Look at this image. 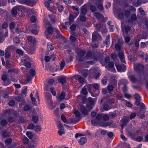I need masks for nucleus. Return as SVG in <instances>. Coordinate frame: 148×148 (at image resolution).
I'll list each match as a JSON object with an SVG mask.
<instances>
[{"label":"nucleus","mask_w":148,"mask_h":148,"mask_svg":"<svg viewBox=\"0 0 148 148\" xmlns=\"http://www.w3.org/2000/svg\"><path fill=\"white\" fill-rule=\"evenodd\" d=\"M29 73L32 75V77H34L36 74L35 71L34 69H31L29 71Z\"/></svg>","instance_id":"052dcab7"},{"label":"nucleus","mask_w":148,"mask_h":148,"mask_svg":"<svg viewBox=\"0 0 148 148\" xmlns=\"http://www.w3.org/2000/svg\"><path fill=\"white\" fill-rule=\"evenodd\" d=\"M57 126L59 130H62L64 129V127L60 121L58 122Z\"/></svg>","instance_id":"a18cd8bd"},{"label":"nucleus","mask_w":148,"mask_h":148,"mask_svg":"<svg viewBox=\"0 0 148 148\" xmlns=\"http://www.w3.org/2000/svg\"><path fill=\"white\" fill-rule=\"evenodd\" d=\"M131 27L128 26H126L125 28V31L126 34H127L130 31Z\"/></svg>","instance_id":"5fc2aeb1"},{"label":"nucleus","mask_w":148,"mask_h":148,"mask_svg":"<svg viewBox=\"0 0 148 148\" xmlns=\"http://www.w3.org/2000/svg\"><path fill=\"white\" fill-rule=\"evenodd\" d=\"M94 4L95 5H97V7L98 9L100 10H102L103 9V8L102 5L101 3L98 4L96 3H94Z\"/></svg>","instance_id":"09e8293b"},{"label":"nucleus","mask_w":148,"mask_h":148,"mask_svg":"<svg viewBox=\"0 0 148 148\" xmlns=\"http://www.w3.org/2000/svg\"><path fill=\"white\" fill-rule=\"evenodd\" d=\"M114 84H109L107 87V89L109 93L112 92L114 88Z\"/></svg>","instance_id":"393cba45"},{"label":"nucleus","mask_w":148,"mask_h":148,"mask_svg":"<svg viewBox=\"0 0 148 148\" xmlns=\"http://www.w3.org/2000/svg\"><path fill=\"white\" fill-rule=\"evenodd\" d=\"M90 9L92 12H95L97 9L96 7L93 5H91L90 7Z\"/></svg>","instance_id":"680f3d73"},{"label":"nucleus","mask_w":148,"mask_h":148,"mask_svg":"<svg viewBox=\"0 0 148 148\" xmlns=\"http://www.w3.org/2000/svg\"><path fill=\"white\" fill-rule=\"evenodd\" d=\"M45 97L46 100L47 102L50 105H51L52 103L51 100V95L49 92H45Z\"/></svg>","instance_id":"423d86ee"},{"label":"nucleus","mask_w":148,"mask_h":148,"mask_svg":"<svg viewBox=\"0 0 148 148\" xmlns=\"http://www.w3.org/2000/svg\"><path fill=\"white\" fill-rule=\"evenodd\" d=\"M137 19V17L136 14H132L131 16V22H133V21H135Z\"/></svg>","instance_id":"ea45409f"},{"label":"nucleus","mask_w":148,"mask_h":148,"mask_svg":"<svg viewBox=\"0 0 148 148\" xmlns=\"http://www.w3.org/2000/svg\"><path fill=\"white\" fill-rule=\"evenodd\" d=\"M118 56L121 62L124 63H125V57L123 51H121L118 53Z\"/></svg>","instance_id":"6e6552de"},{"label":"nucleus","mask_w":148,"mask_h":148,"mask_svg":"<svg viewBox=\"0 0 148 148\" xmlns=\"http://www.w3.org/2000/svg\"><path fill=\"white\" fill-rule=\"evenodd\" d=\"M2 135L4 138L9 137L10 136L9 132L7 131H4L2 133Z\"/></svg>","instance_id":"c9c22d12"},{"label":"nucleus","mask_w":148,"mask_h":148,"mask_svg":"<svg viewBox=\"0 0 148 148\" xmlns=\"http://www.w3.org/2000/svg\"><path fill=\"white\" fill-rule=\"evenodd\" d=\"M35 125L33 123L30 124L28 126V128L29 129L33 130L35 128Z\"/></svg>","instance_id":"338daca9"},{"label":"nucleus","mask_w":148,"mask_h":148,"mask_svg":"<svg viewBox=\"0 0 148 148\" xmlns=\"http://www.w3.org/2000/svg\"><path fill=\"white\" fill-rule=\"evenodd\" d=\"M9 49L7 48L5 50V58H9L10 56V53L8 51Z\"/></svg>","instance_id":"f704fd0d"},{"label":"nucleus","mask_w":148,"mask_h":148,"mask_svg":"<svg viewBox=\"0 0 148 148\" xmlns=\"http://www.w3.org/2000/svg\"><path fill=\"white\" fill-rule=\"evenodd\" d=\"M72 8L74 10L76 11V13H75V18H76L79 13V8L77 6H73Z\"/></svg>","instance_id":"b1692460"},{"label":"nucleus","mask_w":148,"mask_h":148,"mask_svg":"<svg viewBox=\"0 0 148 148\" xmlns=\"http://www.w3.org/2000/svg\"><path fill=\"white\" fill-rule=\"evenodd\" d=\"M104 43L106 44L107 47L109 46L110 44V36L108 34L106 37V39L104 42Z\"/></svg>","instance_id":"6ab92c4d"},{"label":"nucleus","mask_w":148,"mask_h":148,"mask_svg":"<svg viewBox=\"0 0 148 148\" xmlns=\"http://www.w3.org/2000/svg\"><path fill=\"white\" fill-rule=\"evenodd\" d=\"M73 57L72 56H71L69 58L66 59V63H68L71 62L73 60Z\"/></svg>","instance_id":"4d7b16f0"},{"label":"nucleus","mask_w":148,"mask_h":148,"mask_svg":"<svg viewBox=\"0 0 148 148\" xmlns=\"http://www.w3.org/2000/svg\"><path fill=\"white\" fill-rule=\"evenodd\" d=\"M54 32L56 33V37L58 38H61L62 39H65V38L60 33L59 30L56 28H54Z\"/></svg>","instance_id":"2eb2a0df"},{"label":"nucleus","mask_w":148,"mask_h":148,"mask_svg":"<svg viewBox=\"0 0 148 148\" xmlns=\"http://www.w3.org/2000/svg\"><path fill=\"white\" fill-rule=\"evenodd\" d=\"M111 58L114 61H115L116 63L119 62L118 59L117 58V56L114 54L111 55Z\"/></svg>","instance_id":"2f4dec72"},{"label":"nucleus","mask_w":148,"mask_h":148,"mask_svg":"<svg viewBox=\"0 0 148 148\" xmlns=\"http://www.w3.org/2000/svg\"><path fill=\"white\" fill-rule=\"evenodd\" d=\"M135 99L136 100L135 101V104L136 106H139L140 104V95L138 94H135L134 95Z\"/></svg>","instance_id":"aec40b11"},{"label":"nucleus","mask_w":148,"mask_h":148,"mask_svg":"<svg viewBox=\"0 0 148 148\" xmlns=\"http://www.w3.org/2000/svg\"><path fill=\"white\" fill-rule=\"evenodd\" d=\"M54 82V80L53 79H50L48 81V84L46 85L45 88V90L47 91L49 90V87L52 85Z\"/></svg>","instance_id":"f3484780"},{"label":"nucleus","mask_w":148,"mask_h":148,"mask_svg":"<svg viewBox=\"0 0 148 148\" xmlns=\"http://www.w3.org/2000/svg\"><path fill=\"white\" fill-rule=\"evenodd\" d=\"M101 40V36L97 31H95L92 34V40L93 41H99Z\"/></svg>","instance_id":"f03ea898"},{"label":"nucleus","mask_w":148,"mask_h":148,"mask_svg":"<svg viewBox=\"0 0 148 148\" xmlns=\"http://www.w3.org/2000/svg\"><path fill=\"white\" fill-rule=\"evenodd\" d=\"M124 42H121L120 41H118V43H116L115 45V47L116 49L118 51H123L122 50L123 48L122 45H123Z\"/></svg>","instance_id":"9d476101"},{"label":"nucleus","mask_w":148,"mask_h":148,"mask_svg":"<svg viewBox=\"0 0 148 148\" xmlns=\"http://www.w3.org/2000/svg\"><path fill=\"white\" fill-rule=\"evenodd\" d=\"M119 62L116 63L115 65L118 71L120 72H123L126 70V66L124 64H119Z\"/></svg>","instance_id":"7ed1b4c3"},{"label":"nucleus","mask_w":148,"mask_h":148,"mask_svg":"<svg viewBox=\"0 0 148 148\" xmlns=\"http://www.w3.org/2000/svg\"><path fill=\"white\" fill-rule=\"evenodd\" d=\"M45 6L47 8L49 9L50 10V2H49L46 1L45 2Z\"/></svg>","instance_id":"e2e57ef3"},{"label":"nucleus","mask_w":148,"mask_h":148,"mask_svg":"<svg viewBox=\"0 0 148 148\" xmlns=\"http://www.w3.org/2000/svg\"><path fill=\"white\" fill-rule=\"evenodd\" d=\"M27 39L32 46H34L36 44V38L34 37H32L31 36H29L27 37Z\"/></svg>","instance_id":"9b49d317"},{"label":"nucleus","mask_w":148,"mask_h":148,"mask_svg":"<svg viewBox=\"0 0 148 148\" xmlns=\"http://www.w3.org/2000/svg\"><path fill=\"white\" fill-rule=\"evenodd\" d=\"M81 93L84 95H86L88 94L86 86H84L81 90Z\"/></svg>","instance_id":"473e14b6"},{"label":"nucleus","mask_w":148,"mask_h":148,"mask_svg":"<svg viewBox=\"0 0 148 148\" xmlns=\"http://www.w3.org/2000/svg\"><path fill=\"white\" fill-rule=\"evenodd\" d=\"M65 93L64 92H61L59 95H58V98L59 100H63L65 98Z\"/></svg>","instance_id":"cd10ccee"},{"label":"nucleus","mask_w":148,"mask_h":148,"mask_svg":"<svg viewBox=\"0 0 148 148\" xmlns=\"http://www.w3.org/2000/svg\"><path fill=\"white\" fill-rule=\"evenodd\" d=\"M5 143L7 145H10L11 144L12 142V139L10 138H8L5 140Z\"/></svg>","instance_id":"79ce46f5"},{"label":"nucleus","mask_w":148,"mask_h":148,"mask_svg":"<svg viewBox=\"0 0 148 148\" xmlns=\"http://www.w3.org/2000/svg\"><path fill=\"white\" fill-rule=\"evenodd\" d=\"M25 121V120L23 117H20L18 119V122L19 123H24Z\"/></svg>","instance_id":"3c124183"},{"label":"nucleus","mask_w":148,"mask_h":148,"mask_svg":"<svg viewBox=\"0 0 148 148\" xmlns=\"http://www.w3.org/2000/svg\"><path fill=\"white\" fill-rule=\"evenodd\" d=\"M10 83L11 81L10 80H6L4 81L3 84L4 85L7 86L10 84Z\"/></svg>","instance_id":"bf43d9fd"},{"label":"nucleus","mask_w":148,"mask_h":148,"mask_svg":"<svg viewBox=\"0 0 148 148\" xmlns=\"http://www.w3.org/2000/svg\"><path fill=\"white\" fill-rule=\"evenodd\" d=\"M18 2L21 4L28 5L31 3V0H18Z\"/></svg>","instance_id":"a878e982"},{"label":"nucleus","mask_w":148,"mask_h":148,"mask_svg":"<svg viewBox=\"0 0 148 148\" xmlns=\"http://www.w3.org/2000/svg\"><path fill=\"white\" fill-rule=\"evenodd\" d=\"M96 101V100L95 99H93L91 97H89L88 98V103L90 105L94 104Z\"/></svg>","instance_id":"bb28decb"},{"label":"nucleus","mask_w":148,"mask_h":148,"mask_svg":"<svg viewBox=\"0 0 148 148\" xmlns=\"http://www.w3.org/2000/svg\"><path fill=\"white\" fill-rule=\"evenodd\" d=\"M31 108V107L29 105H25L24 107V110L25 111L29 110Z\"/></svg>","instance_id":"de8ad7c7"},{"label":"nucleus","mask_w":148,"mask_h":148,"mask_svg":"<svg viewBox=\"0 0 148 148\" xmlns=\"http://www.w3.org/2000/svg\"><path fill=\"white\" fill-rule=\"evenodd\" d=\"M128 78L132 82L134 83L136 82V78L133 75H130L129 76Z\"/></svg>","instance_id":"a19ab883"},{"label":"nucleus","mask_w":148,"mask_h":148,"mask_svg":"<svg viewBox=\"0 0 148 148\" xmlns=\"http://www.w3.org/2000/svg\"><path fill=\"white\" fill-rule=\"evenodd\" d=\"M103 119L105 121H107L109 119V117L108 115L105 114L103 116Z\"/></svg>","instance_id":"774afa93"},{"label":"nucleus","mask_w":148,"mask_h":148,"mask_svg":"<svg viewBox=\"0 0 148 148\" xmlns=\"http://www.w3.org/2000/svg\"><path fill=\"white\" fill-rule=\"evenodd\" d=\"M17 72V70L14 69H10L8 71V73H10V75L14 74V73H16Z\"/></svg>","instance_id":"7c9ffc66"},{"label":"nucleus","mask_w":148,"mask_h":148,"mask_svg":"<svg viewBox=\"0 0 148 148\" xmlns=\"http://www.w3.org/2000/svg\"><path fill=\"white\" fill-rule=\"evenodd\" d=\"M143 114H141V112H139V113L138 114V115L139 116V118L141 119H143L145 117V114L144 113H145V111H143Z\"/></svg>","instance_id":"6e6d98bb"},{"label":"nucleus","mask_w":148,"mask_h":148,"mask_svg":"<svg viewBox=\"0 0 148 148\" xmlns=\"http://www.w3.org/2000/svg\"><path fill=\"white\" fill-rule=\"evenodd\" d=\"M42 128L40 125H37L34 128V131L38 133L41 131Z\"/></svg>","instance_id":"72a5a7b5"},{"label":"nucleus","mask_w":148,"mask_h":148,"mask_svg":"<svg viewBox=\"0 0 148 148\" xmlns=\"http://www.w3.org/2000/svg\"><path fill=\"white\" fill-rule=\"evenodd\" d=\"M80 110L83 115H86L88 113L87 110L85 107L81 106L80 107Z\"/></svg>","instance_id":"5701e85b"},{"label":"nucleus","mask_w":148,"mask_h":148,"mask_svg":"<svg viewBox=\"0 0 148 148\" xmlns=\"http://www.w3.org/2000/svg\"><path fill=\"white\" fill-rule=\"evenodd\" d=\"M26 134L28 137L30 139H32L33 137V133L27 131L26 132Z\"/></svg>","instance_id":"58836bf2"},{"label":"nucleus","mask_w":148,"mask_h":148,"mask_svg":"<svg viewBox=\"0 0 148 148\" xmlns=\"http://www.w3.org/2000/svg\"><path fill=\"white\" fill-rule=\"evenodd\" d=\"M8 123V122L5 119H3L1 121V125L3 126H5Z\"/></svg>","instance_id":"8fccbe9b"},{"label":"nucleus","mask_w":148,"mask_h":148,"mask_svg":"<svg viewBox=\"0 0 148 148\" xmlns=\"http://www.w3.org/2000/svg\"><path fill=\"white\" fill-rule=\"evenodd\" d=\"M58 81L61 83L64 84L66 82V77L64 76L59 77L58 78Z\"/></svg>","instance_id":"c85d7f7f"},{"label":"nucleus","mask_w":148,"mask_h":148,"mask_svg":"<svg viewBox=\"0 0 148 148\" xmlns=\"http://www.w3.org/2000/svg\"><path fill=\"white\" fill-rule=\"evenodd\" d=\"M87 6L86 5H84L81 8V12L82 14L84 15L86 14L87 12Z\"/></svg>","instance_id":"4be33fe9"},{"label":"nucleus","mask_w":148,"mask_h":148,"mask_svg":"<svg viewBox=\"0 0 148 148\" xmlns=\"http://www.w3.org/2000/svg\"><path fill=\"white\" fill-rule=\"evenodd\" d=\"M139 105L140 106V109L139 110V112H140L142 111V110L145 107V105L143 103H140V104Z\"/></svg>","instance_id":"603ef678"},{"label":"nucleus","mask_w":148,"mask_h":148,"mask_svg":"<svg viewBox=\"0 0 148 148\" xmlns=\"http://www.w3.org/2000/svg\"><path fill=\"white\" fill-rule=\"evenodd\" d=\"M17 7H15L12 10V13L13 15L15 16L16 15L17 13Z\"/></svg>","instance_id":"4c0bfd02"},{"label":"nucleus","mask_w":148,"mask_h":148,"mask_svg":"<svg viewBox=\"0 0 148 148\" xmlns=\"http://www.w3.org/2000/svg\"><path fill=\"white\" fill-rule=\"evenodd\" d=\"M22 140L23 142L25 144L27 145L29 142V139L26 137H23Z\"/></svg>","instance_id":"c03bdc74"},{"label":"nucleus","mask_w":148,"mask_h":148,"mask_svg":"<svg viewBox=\"0 0 148 148\" xmlns=\"http://www.w3.org/2000/svg\"><path fill=\"white\" fill-rule=\"evenodd\" d=\"M94 15L99 22H103L104 21V16L102 14L98 12H96L94 13Z\"/></svg>","instance_id":"39448f33"},{"label":"nucleus","mask_w":148,"mask_h":148,"mask_svg":"<svg viewBox=\"0 0 148 148\" xmlns=\"http://www.w3.org/2000/svg\"><path fill=\"white\" fill-rule=\"evenodd\" d=\"M87 142V138L85 137H81L78 141V143L81 145L85 144Z\"/></svg>","instance_id":"412c9836"},{"label":"nucleus","mask_w":148,"mask_h":148,"mask_svg":"<svg viewBox=\"0 0 148 148\" xmlns=\"http://www.w3.org/2000/svg\"><path fill=\"white\" fill-rule=\"evenodd\" d=\"M32 119L34 123L36 124L39 120L38 117L37 116H33L32 117Z\"/></svg>","instance_id":"e433bc0d"},{"label":"nucleus","mask_w":148,"mask_h":148,"mask_svg":"<svg viewBox=\"0 0 148 148\" xmlns=\"http://www.w3.org/2000/svg\"><path fill=\"white\" fill-rule=\"evenodd\" d=\"M103 118V116L101 114H97L95 120H92L91 121V123L94 126L96 125L97 124H99L102 127H106L111 124V123L109 122L103 121L101 123V121Z\"/></svg>","instance_id":"f257e3e1"},{"label":"nucleus","mask_w":148,"mask_h":148,"mask_svg":"<svg viewBox=\"0 0 148 148\" xmlns=\"http://www.w3.org/2000/svg\"><path fill=\"white\" fill-rule=\"evenodd\" d=\"M130 121V119L128 117H126L123 118L121 120L123 124L121 126L122 128L125 126H126Z\"/></svg>","instance_id":"f8f14e48"},{"label":"nucleus","mask_w":148,"mask_h":148,"mask_svg":"<svg viewBox=\"0 0 148 148\" xmlns=\"http://www.w3.org/2000/svg\"><path fill=\"white\" fill-rule=\"evenodd\" d=\"M95 26L99 31H100L102 32H107V29L106 27L104 26L101 25L100 24H97Z\"/></svg>","instance_id":"0eeeda50"},{"label":"nucleus","mask_w":148,"mask_h":148,"mask_svg":"<svg viewBox=\"0 0 148 148\" xmlns=\"http://www.w3.org/2000/svg\"><path fill=\"white\" fill-rule=\"evenodd\" d=\"M21 61L24 63L25 66L27 68H29L31 67V64L30 63V59L27 57L22 58Z\"/></svg>","instance_id":"20e7f679"},{"label":"nucleus","mask_w":148,"mask_h":148,"mask_svg":"<svg viewBox=\"0 0 148 148\" xmlns=\"http://www.w3.org/2000/svg\"><path fill=\"white\" fill-rule=\"evenodd\" d=\"M16 100L18 102L22 101L23 99L22 96L19 95L15 97Z\"/></svg>","instance_id":"37998d69"},{"label":"nucleus","mask_w":148,"mask_h":148,"mask_svg":"<svg viewBox=\"0 0 148 148\" xmlns=\"http://www.w3.org/2000/svg\"><path fill=\"white\" fill-rule=\"evenodd\" d=\"M135 70L138 73H140L143 70V66L140 64H136L134 65Z\"/></svg>","instance_id":"1a4fd4ad"},{"label":"nucleus","mask_w":148,"mask_h":148,"mask_svg":"<svg viewBox=\"0 0 148 148\" xmlns=\"http://www.w3.org/2000/svg\"><path fill=\"white\" fill-rule=\"evenodd\" d=\"M76 53L78 57H83L86 54V52L85 51L82 49H79L77 50Z\"/></svg>","instance_id":"a211bd4d"},{"label":"nucleus","mask_w":148,"mask_h":148,"mask_svg":"<svg viewBox=\"0 0 148 148\" xmlns=\"http://www.w3.org/2000/svg\"><path fill=\"white\" fill-rule=\"evenodd\" d=\"M87 57L88 58H90V59H92V53L91 52H88L86 54L85 57Z\"/></svg>","instance_id":"0e129e2a"},{"label":"nucleus","mask_w":148,"mask_h":148,"mask_svg":"<svg viewBox=\"0 0 148 148\" xmlns=\"http://www.w3.org/2000/svg\"><path fill=\"white\" fill-rule=\"evenodd\" d=\"M106 67L108 70L113 71L114 70V64L113 62H110L109 63L108 66H106Z\"/></svg>","instance_id":"dca6fc26"},{"label":"nucleus","mask_w":148,"mask_h":148,"mask_svg":"<svg viewBox=\"0 0 148 148\" xmlns=\"http://www.w3.org/2000/svg\"><path fill=\"white\" fill-rule=\"evenodd\" d=\"M128 83V81L126 79H123L120 80L119 84V85L123 84L126 85Z\"/></svg>","instance_id":"c756f323"},{"label":"nucleus","mask_w":148,"mask_h":148,"mask_svg":"<svg viewBox=\"0 0 148 148\" xmlns=\"http://www.w3.org/2000/svg\"><path fill=\"white\" fill-rule=\"evenodd\" d=\"M74 114L77 117H79L81 115L80 113L77 110H76L74 111Z\"/></svg>","instance_id":"69168bd1"},{"label":"nucleus","mask_w":148,"mask_h":148,"mask_svg":"<svg viewBox=\"0 0 148 148\" xmlns=\"http://www.w3.org/2000/svg\"><path fill=\"white\" fill-rule=\"evenodd\" d=\"M47 47L48 49H50L51 51H52L54 49L51 43H48Z\"/></svg>","instance_id":"864d4df0"},{"label":"nucleus","mask_w":148,"mask_h":148,"mask_svg":"<svg viewBox=\"0 0 148 148\" xmlns=\"http://www.w3.org/2000/svg\"><path fill=\"white\" fill-rule=\"evenodd\" d=\"M74 77L75 79H77L81 84H83L85 82V79L80 75H75L74 76Z\"/></svg>","instance_id":"ddd939ff"},{"label":"nucleus","mask_w":148,"mask_h":148,"mask_svg":"<svg viewBox=\"0 0 148 148\" xmlns=\"http://www.w3.org/2000/svg\"><path fill=\"white\" fill-rule=\"evenodd\" d=\"M79 17L80 21L82 22H85L86 21V18L85 15H80Z\"/></svg>","instance_id":"49530a36"},{"label":"nucleus","mask_w":148,"mask_h":148,"mask_svg":"<svg viewBox=\"0 0 148 148\" xmlns=\"http://www.w3.org/2000/svg\"><path fill=\"white\" fill-rule=\"evenodd\" d=\"M53 31H54V29H53L52 27H48L45 32L46 37L47 38V37L48 36V34H50L52 33Z\"/></svg>","instance_id":"4468645a"},{"label":"nucleus","mask_w":148,"mask_h":148,"mask_svg":"<svg viewBox=\"0 0 148 148\" xmlns=\"http://www.w3.org/2000/svg\"><path fill=\"white\" fill-rule=\"evenodd\" d=\"M13 42L14 44H18L19 43V39L17 37H15L13 39Z\"/></svg>","instance_id":"13d9d810"}]
</instances>
